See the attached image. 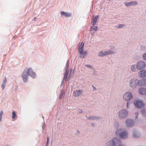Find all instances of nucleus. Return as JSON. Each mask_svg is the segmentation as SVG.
Wrapping results in <instances>:
<instances>
[{"mask_svg": "<svg viewBox=\"0 0 146 146\" xmlns=\"http://www.w3.org/2000/svg\"><path fill=\"white\" fill-rule=\"evenodd\" d=\"M29 76L33 78L36 77V74L31 68L25 70L21 76V78L24 83H26L28 80Z\"/></svg>", "mask_w": 146, "mask_h": 146, "instance_id": "f257e3e1", "label": "nucleus"}, {"mask_svg": "<svg viewBox=\"0 0 146 146\" xmlns=\"http://www.w3.org/2000/svg\"><path fill=\"white\" fill-rule=\"evenodd\" d=\"M121 142L119 138L115 137L107 142L106 145V146H118Z\"/></svg>", "mask_w": 146, "mask_h": 146, "instance_id": "f03ea898", "label": "nucleus"}, {"mask_svg": "<svg viewBox=\"0 0 146 146\" xmlns=\"http://www.w3.org/2000/svg\"><path fill=\"white\" fill-rule=\"evenodd\" d=\"M139 80L137 79H133L130 81L129 85L133 89L139 86Z\"/></svg>", "mask_w": 146, "mask_h": 146, "instance_id": "7ed1b4c3", "label": "nucleus"}, {"mask_svg": "<svg viewBox=\"0 0 146 146\" xmlns=\"http://www.w3.org/2000/svg\"><path fill=\"white\" fill-rule=\"evenodd\" d=\"M127 112L125 109L121 110L118 113V117L120 119H124L127 117Z\"/></svg>", "mask_w": 146, "mask_h": 146, "instance_id": "20e7f679", "label": "nucleus"}, {"mask_svg": "<svg viewBox=\"0 0 146 146\" xmlns=\"http://www.w3.org/2000/svg\"><path fill=\"white\" fill-rule=\"evenodd\" d=\"M121 129H119L116 131L115 133L117 135H119L120 138L124 139L127 137V132L125 131L121 132Z\"/></svg>", "mask_w": 146, "mask_h": 146, "instance_id": "39448f33", "label": "nucleus"}, {"mask_svg": "<svg viewBox=\"0 0 146 146\" xmlns=\"http://www.w3.org/2000/svg\"><path fill=\"white\" fill-rule=\"evenodd\" d=\"M134 104L137 108H140L143 106V103L141 100H136L134 102Z\"/></svg>", "mask_w": 146, "mask_h": 146, "instance_id": "423d86ee", "label": "nucleus"}, {"mask_svg": "<svg viewBox=\"0 0 146 146\" xmlns=\"http://www.w3.org/2000/svg\"><path fill=\"white\" fill-rule=\"evenodd\" d=\"M133 97L132 93L130 92L126 93L123 96V99L125 100H130L133 98Z\"/></svg>", "mask_w": 146, "mask_h": 146, "instance_id": "0eeeda50", "label": "nucleus"}, {"mask_svg": "<svg viewBox=\"0 0 146 146\" xmlns=\"http://www.w3.org/2000/svg\"><path fill=\"white\" fill-rule=\"evenodd\" d=\"M145 63L143 61H140L137 64L136 68L137 69L140 70L144 69L145 67Z\"/></svg>", "mask_w": 146, "mask_h": 146, "instance_id": "6e6552de", "label": "nucleus"}, {"mask_svg": "<svg viewBox=\"0 0 146 146\" xmlns=\"http://www.w3.org/2000/svg\"><path fill=\"white\" fill-rule=\"evenodd\" d=\"M124 4L126 6L128 7L131 6L137 5L138 4L137 2L136 1H133L130 2L128 3L126 2H124Z\"/></svg>", "mask_w": 146, "mask_h": 146, "instance_id": "1a4fd4ad", "label": "nucleus"}, {"mask_svg": "<svg viewBox=\"0 0 146 146\" xmlns=\"http://www.w3.org/2000/svg\"><path fill=\"white\" fill-rule=\"evenodd\" d=\"M134 123L133 121L131 120L127 119L126 121V125L128 127L132 126Z\"/></svg>", "mask_w": 146, "mask_h": 146, "instance_id": "9d476101", "label": "nucleus"}, {"mask_svg": "<svg viewBox=\"0 0 146 146\" xmlns=\"http://www.w3.org/2000/svg\"><path fill=\"white\" fill-rule=\"evenodd\" d=\"M138 75L140 77L144 78L146 76V71L145 70H143L139 72Z\"/></svg>", "mask_w": 146, "mask_h": 146, "instance_id": "9b49d317", "label": "nucleus"}, {"mask_svg": "<svg viewBox=\"0 0 146 146\" xmlns=\"http://www.w3.org/2000/svg\"><path fill=\"white\" fill-rule=\"evenodd\" d=\"M139 86H143L146 85V79H142L139 80Z\"/></svg>", "mask_w": 146, "mask_h": 146, "instance_id": "f8f14e48", "label": "nucleus"}, {"mask_svg": "<svg viewBox=\"0 0 146 146\" xmlns=\"http://www.w3.org/2000/svg\"><path fill=\"white\" fill-rule=\"evenodd\" d=\"M83 92V90H76L74 91L73 94L75 97H78Z\"/></svg>", "mask_w": 146, "mask_h": 146, "instance_id": "ddd939ff", "label": "nucleus"}, {"mask_svg": "<svg viewBox=\"0 0 146 146\" xmlns=\"http://www.w3.org/2000/svg\"><path fill=\"white\" fill-rule=\"evenodd\" d=\"M139 93L141 95H145L146 94V89L143 88H140L139 89Z\"/></svg>", "mask_w": 146, "mask_h": 146, "instance_id": "4468645a", "label": "nucleus"}, {"mask_svg": "<svg viewBox=\"0 0 146 146\" xmlns=\"http://www.w3.org/2000/svg\"><path fill=\"white\" fill-rule=\"evenodd\" d=\"M87 119L88 120H96L100 118V117H99L97 116H91L90 117H87L86 116Z\"/></svg>", "mask_w": 146, "mask_h": 146, "instance_id": "2eb2a0df", "label": "nucleus"}, {"mask_svg": "<svg viewBox=\"0 0 146 146\" xmlns=\"http://www.w3.org/2000/svg\"><path fill=\"white\" fill-rule=\"evenodd\" d=\"M84 46V43L83 42H82L80 45L79 46L78 51V52L80 53L83 51V48Z\"/></svg>", "mask_w": 146, "mask_h": 146, "instance_id": "dca6fc26", "label": "nucleus"}, {"mask_svg": "<svg viewBox=\"0 0 146 146\" xmlns=\"http://www.w3.org/2000/svg\"><path fill=\"white\" fill-rule=\"evenodd\" d=\"M98 17V15L96 16L94 18H93L92 22V24L93 25H95Z\"/></svg>", "mask_w": 146, "mask_h": 146, "instance_id": "f3484780", "label": "nucleus"}, {"mask_svg": "<svg viewBox=\"0 0 146 146\" xmlns=\"http://www.w3.org/2000/svg\"><path fill=\"white\" fill-rule=\"evenodd\" d=\"M61 13L62 16H64L66 17H69L71 16V14L70 13L63 11L61 12Z\"/></svg>", "mask_w": 146, "mask_h": 146, "instance_id": "a211bd4d", "label": "nucleus"}, {"mask_svg": "<svg viewBox=\"0 0 146 146\" xmlns=\"http://www.w3.org/2000/svg\"><path fill=\"white\" fill-rule=\"evenodd\" d=\"M68 70H65V72L64 73V77L63 79V80L62 82V83H63L64 82V79L65 78H66L67 77L68 74Z\"/></svg>", "mask_w": 146, "mask_h": 146, "instance_id": "6ab92c4d", "label": "nucleus"}, {"mask_svg": "<svg viewBox=\"0 0 146 146\" xmlns=\"http://www.w3.org/2000/svg\"><path fill=\"white\" fill-rule=\"evenodd\" d=\"M137 68L135 65H133L131 66L130 69L133 72H135L136 71Z\"/></svg>", "mask_w": 146, "mask_h": 146, "instance_id": "aec40b11", "label": "nucleus"}, {"mask_svg": "<svg viewBox=\"0 0 146 146\" xmlns=\"http://www.w3.org/2000/svg\"><path fill=\"white\" fill-rule=\"evenodd\" d=\"M107 55L106 51L103 52L101 51L99 52L98 56H105Z\"/></svg>", "mask_w": 146, "mask_h": 146, "instance_id": "412c9836", "label": "nucleus"}, {"mask_svg": "<svg viewBox=\"0 0 146 146\" xmlns=\"http://www.w3.org/2000/svg\"><path fill=\"white\" fill-rule=\"evenodd\" d=\"M133 137L137 138L138 137V135H137V132L134 131L133 133Z\"/></svg>", "mask_w": 146, "mask_h": 146, "instance_id": "4be33fe9", "label": "nucleus"}, {"mask_svg": "<svg viewBox=\"0 0 146 146\" xmlns=\"http://www.w3.org/2000/svg\"><path fill=\"white\" fill-rule=\"evenodd\" d=\"M107 55L114 54L115 52L111 50H108L106 51Z\"/></svg>", "mask_w": 146, "mask_h": 146, "instance_id": "5701e85b", "label": "nucleus"}, {"mask_svg": "<svg viewBox=\"0 0 146 146\" xmlns=\"http://www.w3.org/2000/svg\"><path fill=\"white\" fill-rule=\"evenodd\" d=\"M125 26V25L124 24H119L118 25L116 26L115 27L118 29L119 28H122Z\"/></svg>", "mask_w": 146, "mask_h": 146, "instance_id": "b1692460", "label": "nucleus"}, {"mask_svg": "<svg viewBox=\"0 0 146 146\" xmlns=\"http://www.w3.org/2000/svg\"><path fill=\"white\" fill-rule=\"evenodd\" d=\"M12 118L13 119H14L16 118V114L15 111H13L12 112Z\"/></svg>", "mask_w": 146, "mask_h": 146, "instance_id": "393cba45", "label": "nucleus"}, {"mask_svg": "<svg viewBox=\"0 0 146 146\" xmlns=\"http://www.w3.org/2000/svg\"><path fill=\"white\" fill-rule=\"evenodd\" d=\"M69 60H68L67 61V62L66 63L65 70H68V67H69Z\"/></svg>", "mask_w": 146, "mask_h": 146, "instance_id": "a878e982", "label": "nucleus"}, {"mask_svg": "<svg viewBox=\"0 0 146 146\" xmlns=\"http://www.w3.org/2000/svg\"><path fill=\"white\" fill-rule=\"evenodd\" d=\"M94 25H93L92 26H91L90 27L91 29L92 30H95L96 31L97 30L98 27L97 26H94Z\"/></svg>", "mask_w": 146, "mask_h": 146, "instance_id": "bb28decb", "label": "nucleus"}, {"mask_svg": "<svg viewBox=\"0 0 146 146\" xmlns=\"http://www.w3.org/2000/svg\"><path fill=\"white\" fill-rule=\"evenodd\" d=\"M64 96V93L63 92H61V93L60 95V96L59 97V99H61Z\"/></svg>", "mask_w": 146, "mask_h": 146, "instance_id": "cd10ccee", "label": "nucleus"}, {"mask_svg": "<svg viewBox=\"0 0 146 146\" xmlns=\"http://www.w3.org/2000/svg\"><path fill=\"white\" fill-rule=\"evenodd\" d=\"M3 111H0V122L1 121L2 117V115L3 114Z\"/></svg>", "mask_w": 146, "mask_h": 146, "instance_id": "c85d7f7f", "label": "nucleus"}, {"mask_svg": "<svg viewBox=\"0 0 146 146\" xmlns=\"http://www.w3.org/2000/svg\"><path fill=\"white\" fill-rule=\"evenodd\" d=\"M7 82L6 78V77H5L3 79V81L2 84H5L6 82Z\"/></svg>", "mask_w": 146, "mask_h": 146, "instance_id": "c756f323", "label": "nucleus"}, {"mask_svg": "<svg viewBox=\"0 0 146 146\" xmlns=\"http://www.w3.org/2000/svg\"><path fill=\"white\" fill-rule=\"evenodd\" d=\"M143 58L144 60H146V52L143 54Z\"/></svg>", "mask_w": 146, "mask_h": 146, "instance_id": "7c9ffc66", "label": "nucleus"}, {"mask_svg": "<svg viewBox=\"0 0 146 146\" xmlns=\"http://www.w3.org/2000/svg\"><path fill=\"white\" fill-rule=\"evenodd\" d=\"M80 53H82L84 56V57H85L86 56V55L87 53V52L86 51H83L81 52H80Z\"/></svg>", "mask_w": 146, "mask_h": 146, "instance_id": "2f4dec72", "label": "nucleus"}, {"mask_svg": "<svg viewBox=\"0 0 146 146\" xmlns=\"http://www.w3.org/2000/svg\"><path fill=\"white\" fill-rule=\"evenodd\" d=\"M85 66L87 67H89L90 68H93V67L90 64H86Z\"/></svg>", "mask_w": 146, "mask_h": 146, "instance_id": "473e14b6", "label": "nucleus"}, {"mask_svg": "<svg viewBox=\"0 0 146 146\" xmlns=\"http://www.w3.org/2000/svg\"><path fill=\"white\" fill-rule=\"evenodd\" d=\"M5 84H2L1 86V87L3 90L5 88Z\"/></svg>", "mask_w": 146, "mask_h": 146, "instance_id": "72a5a7b5", "label": "nucleus"}, {"mask_svg": "<svg viewBox=\"0 0 146 146\" xmlns=\"http://www.w3.org/2000/svg\"><path fill=\"white\" fill-rule=\"evenodd\" d=\"M135 117L136 119L137 118L138 115V112H135Z\"/></svg>", "mask_w": 146, "mask_h": 146, "instance_id": "f704fd0d", "label": "nucleus"}, {"mask_svg": "<svg viewBox=\"0 0 146 146\" xmlns=\"http://www.w3.org/2000/svg\"><path fill=\"white\" fill-rule=\"evenodd\" d=\"M80 54L79 55V57L80 58H83L84 57V56L82 53Z\"/></svg>", "mask_w": 146, "mask_h": 146, "instance_id": "c9c22d12", "label": "nucleus"}, {"mask_svg": "<svg viewBox=\"0 0 146 146\" xmlns=\"http://www.w3.org/2000/svg\"><path fill=\"white\" fill-rule=\"evenodd\" d=\"M83 112V111L81 110H79L77 111V113H81Z\"/></svg>", "mask_w": 146, "mask_h": 146, "instance_id": "e433bc0d", "label": "nucleus"}, {"mask_svg": "<svg viewBox=\"0 0 146 146\" xmlns=\"http://www.w3.org/2000/svg\"><path fill=\"white\" fill-rule=\"evenodd\" d=\"M70 79V77H69L68 78H66L65 80L66 82H67L68 81H69Z\"/></svg>", "mask_w": 146, "mask_h": 146, "instance_id": "4c0bfd02", "label": "nucleus"}, {"mask_svg": "<svg viewBox=\"0 0 146 146\" xmlns=\"http://www.w3.org/2000/svg\"><path fill=\"white\" fill-rule=\"evenodd\" d=\"M130 103V101H128L127 102V108H128V105Z\"/></svg>", "mask_w": 146, "mask_h": 146, "instance_id": "58836bf2", "label": "nucleus"}, {"mask_svg": "<svg viewBox=\"0 0 146 146\" xmlns=\"http://www.w3.org/2000/svg\"><path fill=\"white\" fill-rule=\"evenodd\" d=\"M92 87L93 88V90H96V88H95V87L94 86L92 85Z\"/></svg>", "mask_w": 146, "mask_h": 146, "instance_id": "ea45409f", "label": "nucleus"}, {"mask_svg": "<svg viewBox=\"0 0 146 146\" xmlns=\"http://www.w3.org/2000/svg\"><path fill=\"white\" fill-rule=\"evenodd\" d=\"M79 133V131L78 130H77L76 132V134L78 135V134Z\"/></svg>", "mask_w": 146, "mask_h": 146, "instance_id": "a19ab883", "label": "nucleus"}, {"mask_svg": "<svg viewBox=\"0 0 146 146\" xmlns=\"http://www.w3.org/2000/svg\"><path fill=\"white\" fill-rule=\"evenodd\" d=\"M114 48V46H110V48L111 49H113Z\"/></svg>", "mask_w": 146, "mask_h": 146, "instance_id": "79ce46f5", "label": "nucleus"}, {"mask_svg": "<svg viewBox=\"0 0 146 146\" xmlns=\"http://www.w3.org/2000/svg\"><path fill=\"white\" fill-rule=\"evenodd\" d=\"M49 143H46V146H48Z\"/></svg>", "mask_w": 146, "mask_h": 146, "instance_id": "37998d69", "label": "nucleus"}, {"mask_svg": "<svg viewBox=\"0 0 146 146\" xmlns=\"http://www.w3.org/2000/svg\"><path fill=\"white\" fill-rule=\"evenodd\" d=\"M47 141H49V138H48V137H47Z\"/></svg>", "mask_w": 146, "mask_h": 146, "instance_id": "c03bdc74", "label": "nucleus"}, {"mask_svg": "<svg viewBox=\"0 0 146 146\" xmlns=\"http://www.w3.org/2000/svg\"><path fill=\"white\" fill-rule=\"evenodd\" d=\"M45 127V125H43V126H42V129H43Z\"/></svg>", "mask_w": 146, "mask_h": 146, "instance_id": "a18cd8bd", "label": "nucleus"}, {"mask_svg": "<svg viewBox=\"0 0 146 146\" xmlns=\"http://www.w3.org/2000/svg\"><path fill=\"white\" fill-rule=\"evenodd\" d=\"M118 146H124V145H120V144L119 145H118Z\"/></svg>", "mask_w": 146, "mask_h": 146, "instance_id": "49530a36", "label": "nucleus"}, {"mask_svg": "<svg viewBox=\"0 0 146 146\" xmlns=\"http://www.w3.org/2000/svg\"><path fill=\"white\" fill-rule=\"evenodd\" d=\"M49 141H47V142H46V143H49Z\"/></svg>", "mask_w": 146, "mask_h": 146, "instance_id": "de8ad7c7", "label": "nucleus"}, {"mask_svg": "<svg viewBox=\"0 0 146 146\" xmlns=\"http://www.w3.org/2000/svg\"><path fill=\"white\" fill-rule=\"evenodd\" d=\"M117 124L118 125V123H117Z\"/></svg>", "mask_w": 146, "mask_h": 146, "instance_id": "09e8293b", "label": "nucleus"}]
</instances>
